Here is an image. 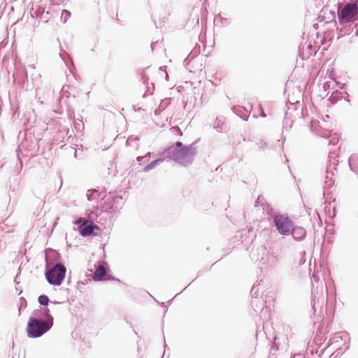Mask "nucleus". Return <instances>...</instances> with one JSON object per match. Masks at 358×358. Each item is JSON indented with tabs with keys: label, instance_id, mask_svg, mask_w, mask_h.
<instances>
[{
	"label": "nucleus",
	"instance_id": "f257e3e1",
	"mask_svg": "<svg viewBox=\"0 0 358 358\" xmlns=\"http://www.w3.org/2000/svg\"><path fill=\"white\" fill-rule=\"evenodd\" d=\"M49 310L45 309V314L50 321L37 320L34 317H30L27 324V334L29 336L36 338L42 336L48 331L52 326V317L48 314Z\"/></svg>",
	"mask_w": 358,
	"mask_h": 358
},
{
	"label": "nucleus",
	"instance_id": "f03ea898",
	"mask_svg": "<svg viewBox=\"0 0 358 358\" xmlns=\"http://www.w3.org/2000/svg\"><path fill=\"white\" fill-rule=\"evenodd\" d=\"M66 271V269L64 265L57 264L51 270L45 273V277L50 284L59 285L64 278Z\"/></svg>",
	"mask_w": 358,
	"mask_h": 358
},
{
	"label": "nucleus",
	"instance_id": "7ed1b4c3",
	"mask_svg": "<svg viewBox=\"0 0 358 358\" xmlns=\"http://www.w3.org/2000/svg\"><path fill=\"white\" fill-rule=\"evenodd\" d=\"M274 223L278 232L282 235H288L292 229L293 223L285 215H277L274 217Z\"/></svg>",
	"mask_w": 358,
	"mask_h": 358
},
{
	"label": "nucleus",
	"instance_id": "20e7f679",
	"mask_svg": "<svg viewBox=\"0 0 358 358\" xmlns=\"http://www.w3.org/2000/svg\"><path fill=\"white\" fill-rule=\"evenodd\" d=\"M358 12V6L356 3L346 4L338 13V19L341 24L350 22Z\"/></svg>",
	"mask_w": 358,
	"mask_h": 358
},
{
	"label": "nucleus",
	"instance_id": "39448f33",
	"mask_svg": "<svg viewBox=\"0 0 358 358\" xmlns=\"http://www.w3.org/2000/svg\"><path fill=\"white\" fill-rule=\"evenodd\" d=\"M176 145V150L174 155L177 160L187 159L189 161L192 158L194 150L191 147L183 146L181 142H177Z\"/></svg>",
	"mask_w": 358,
	"mask_h": 358
},
{
	"label": "nucleus",
	"instance_id": "423d86ee",
	"mask_svg": "<svg viewBox=\"0 0 358 358\" xmlns=\"http://www.w3.org/2000/svg\"><path fill=\"white\" fill-rule=\"evenodd\" d=\"M93 279L95 281L110 280V277L106 271V268L103 265H99L93 275Z\"/></svg>",
	"mask_w": 358,
	"mask_h": 358
},
{
	"label": "nucleus",
	"instance_id": "0eeeda50",
	"mask_svg": "<svg viewBox=\"0 0 358 358\" xmlns=\"http://www.w3.org/2000/svg\"><path fill=\"white\" fill-rule=\"evenodd\" d=\"M292 236L295 239L300 240L305 237L306 236V230L304 228L301 227H292Z\"/></svg>",
	"mask_w": 358,
	"mask_h": 358
},
{
	"label": "nucleus",
	"instance_id": "6e6552de",
	"mask_svg": "<svg viewBox=\"0 0 358 358\" xmlns=\"http://www.w3.org/2000/svg\"><path fill=\"white\" fill-rule=\"evenodd\" d=\"M87 221H83V223L78 227V231L83 236L90 235V225H87Z\"/></svg>",
	"mask_w": 358,
	"mask_h": 358
},
{
	"label": "nucleus",
	"instance_id": "1a4fd4ad",
	"mask_svg": "<svg viewBox=\"0 0 358 358\" xmlns=\"http://www.w3.org/2000/svg\"><path fill=\"white\" fill-rule=\"evenodd\" d=\"M38 302L41 305L47 306L49 303V299L46 295H41L38 297Z\"/></svg>",
	"mask_w": 358,
	"mask_h": 358
},
{
	"label": "nucleus",
	"instance_id": "9d476101",
	"mask_svg": "<svg viewBox=\"0 0 358 358\" xmlns=\"http://www.w3.org/2000/svg\"><path fill=\"white\" fill-rule=\"evenodd\" d=\"M159 162V160H155V161L152 162L150 164H149L144 168V171L147 172V171H149L150 170L152 169L154 167H155V166L157 165V164Z\"/></svg>",
	"mask_w": 358,
	"mask_h": 358
},
{
	"label": "nucleus",
	"instance_id": "9b49d317",
	"mask_svg": "<svg viewBox=\"0 0 358 358\" xmlns=\"http://www.w3.org/2000/svg\"><path fill=\"white\" fill-rule=\"evenodd\" d=\"M62 16L64 17V21L66 22L71 17V13L67 10H64L62 13Z\"/></svg>",
	"mask_w": 358,
	"mask_h": 358
},
{
	"label": "nucleus",
	"instance_id": "f8f14e48",
	"mask_svg": "<svg viewBox=\"0 0 358 358\" xmlns=\"http://www.w3.org/2000/svg\"><path fill=\"white\" fill-rule=\"evenodd\" d=\"M100 229L96 226H92L91 224V234L97 235L99 233Z\"/></svg>",
	"mask_w": 358,
	"mask_h": 358
},
{
	"label": "nucleus",
	"instance_id": "ddd939ff",
	"mask_svg": "<svg viewBox=\"0 0 358 358\" xmlns=\"http://www.w3.org/2000/svg\"><path fill=\"white\" fill-rule=\"evenodd\" d=\"M83 222L82 219H80L78 221L76 222L77 224H80Z\"/></svg>",
	"mask_w": 358,
	"mask_h": 358
},
{
	"label": "nucleus",
	"instance_id": "4468645a",
	"mask_svg": "<svg viewBox=\"0 0 358 358\" xmlns=\"http://www.w3.org/2000/svg\"><path fill=\"white\" fill-rule=\"evenodd\" d=\"M141 159H142V157H137V160H138V161H141Z\"/></svg>",
	"mask_w": 358,
	"mask_h": 358
},
{
	"label": "nucleus",
	"instance_id": "2eb2a0df",
	"mask_svg": "<svg viewBox=\"0 0 358 358\" xmlns=\"http://www.w3.org/2000/svg\"><path fill=\"white\" fill-rule=\"evenodd\" d=\"M82 327V324L80 323L78 326V328H81Z\"/></svg>",
	"mask_w": 358,
	"mask_h": 358
}]
</instances>
